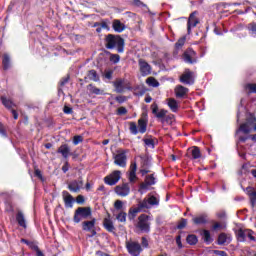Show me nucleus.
Wrapping results in <instances>:
<instances>
[{"label":"nucleus","instance_id":"obj_50","mask_svg":"<svg viewBox=\"0 0 256 256\" xmlns=\"http://www.w3.org/2000/svg\"><path fill=\"white\" fill-rule=\"evenodd\" d=\"M145 165H149V162L148 161H146V162L144 161L143 166H142V168L140 170V173L142 175H147V173H149V169L145 168Z\"/></svg>","mask_w":256,"mask_h":256},{"label":"nucleus","instance_id":"obj_40","mask_svg":"<svg viewBox=\"0 0 256 256\" xmlns=\"http://www.w3.org/2000/svg\"><path fill=\"white\" fill-rule=\"evenodd\" d=\"M88 79L95 82L99 81V75L97 74V71L90 70L88 73Z\"/></svg>","mask_w":256,"mask_h":256},{"label":"nucleus","instance_id":"obj_55","mask_svg":"<svg viewBox=\"0 0 256 256\" xmlns=\"http://www.w3.org/2000/svg\"><path fill=\"white\" fill-rule=\"evenodd\" d=\"M117 113H118V115H126V113H127V108H125V107H120V108H118Z\"/></svg>","mask_w":256,"mask_h":256},{"label":"nucleus","instance_id":"obj_28","mask_svg":"<svg viewBox=\"0 0 256 256\" xmlns=\"http://www.w3.org/2000/svg\"><path fill=\"white\" fill-rule=\"evenodd\" d=\"M16 221L20 227H23V229H27V221L25 220V215L23 212L19 211L16 214Z\"/></svg>","mask_w":256,"mask_h":256},{"label":"nucleus","instance_id":"obj_25","mask_svg":"<svg viewBox=\"0 0 256 256\" xmlns=\"http://www.w3.org/2000/svg\"><path fill=\"white\" fill-rule=\"evenodd\" d=\"M135 179H137V163L132 162L130 165V173H129L130 183H135Z\"/></svg>","mask_w":256,"mask_h":256},{"label":"nucleus","instance_id":"obj_37","mask_svg":"<svg viewBox=\"0 0 256 256\" xmlns=\"http://www.w3.org/2000/svg\"><path fill=\"white\" fill-rule=\"evenodd\" d=\"M193 222L195 225H205V223H207V218H205V216H198L193 218Z\"/></svg>","mask_w":256,"mask_h":256},{"label":"nucleus","instance_id":"obj_6","mask_svg":"<svg viewBox=\"0 0 256 256\" xmlns=\"http://www.w3.org/2000/svg\"><path fill=\"white\" fill-rule=\"evenodd\" d=\"M155 183H157V179L153 174L146 176L145 182L140 185V188L138 190L139 193L143 195V193H146L147 190H149V187H151V185H155Z\"/></svg>","mask_w":256,"mask_h":256},{"label":"nucleus","instance_id":"obj_45","mask_svg":"<svg viewBox=\"0 0 256 256\" xmlns=\"http://www.w3.org/2000/svg\"><path fill=\"white\" fill-rule=\"evenodd\" d=\"M130 132L132 135H137V133H139V129H137V124L135 122L130 123Z\"/></svg>","mask_w":256,"mask_h":256},{"label":"nucleus","instance_id":"obj_4","mask_svg":"<svg viewBox=\"0 0 256 256\" xmlns=\"http://www.w3.org/2000/svg\"><path fill=\"white\" fill-rule=\"evenodd\" d=\"M160 198L157 194L148 195V197L144 198L142 202H140V207L142 209H153V207H159Z\"/></svg>","mask_w":256,"mask_h":256},{"label":"nucleus","instance_id":"obj_61","mask_svg":"<svg viewBox=\"0 0 256 256\" xmlns=\"http://www.w3.org/2000/svg\"><path fill=\"white\" fill-rule=\"evenodd\" d=\"M63 173H67L69 171V162H65V164L62 166Z\"/></svg>","mask_w":256,"mask_h":256},{"label":"nucleus","instance_id":"obj_63","mask_svg":"<svg viewBox=\"0 0 256 256\" xmlns=\"http://www.w3.org/2000/svg\"><path fill=\"white\" fill-rule=\"evenodd\" d=\"M35 176L38 177V179H43V175L41 174V171L39 169L35 170Z\"/></svg>","mask_w":256,"mask_h":256},{"label":"nucleus","instance_id":"obj_48","mask_svg":"<svg viewBox=\"0 0 256 256\" xmlns=\"http://www.w3.org/2000/svg\"><path fill=\"white\" fill-rule=\"evenodd\" d=\"M114 209H116L117 211H121V209H123V201L116 200L114 203Z\"/></svg>","mask_w":256,"mask_h":256},{"label":"nucleus","instance_id":"obj_7","mask_svg":"<svg viewBox=\"0 0 256 256\" xmlns=\"http://www.w3.org/2000/svg\"><path fill=\"white\" fill-rule=\"evenodd\" d=\"M126 248L131 256H139L141 255V251H143L141 244L138 242H126Z\"/></svg>","mask_w":256,"mask_h":256},{"label":"nucleus","instance_id":"obj_54","mask_svg":"<svg viewBox=\"0 0 256 256\" xmlns=\"http://www.w3.org/2000/svg\"><path fill=\"white\" fill-rule=\"evenodd\" d=\"M176 244H177L179 249H183V243H181V235H178L176 237Z\"/></svg>","mask_w":256,"mask_h":256},{"label":"nucleus","instance_id":"obj_43","mask_svg":"<svg viewBox=\"0 0 256 256\" xmlns=\"http://www.w3.org/2000/svg\"><path fill=\"white\" fill-rule=\"evenodd\" d=\"M90 91L94 94V95H105V92L93 85H90Z\"/></svg>","mask_w":256,"mask_h":256},{"label":"nucleus","instance_id":"obj_51","mask_svg":"<svg viewBox=\"0 0 256 256\" xmlns=\"http://www.w3.org/2000/svg\"><path fill=\"white\" fill-rule=\"evenodd\" d=\"M245 192L247 193V195H248L249 197H251V196H253V195L256 194L255 188H253V187H247L246 190H245Z\"/></svg>","mask_w":256,"mask_h":256},{"label":"nucleus","instance_id":"obj_14","mask_svg":"<svg viewBox=\"0 0 256 256\" xmlns=\"http://www.w3.org/2000/svg\"><path fill=\"white\" fill-rule=\"evenodd\" d=\"M115 193L119 195V197H127L131 193V187L128 183L119 185L115 188Z\"/></svg>","mask_w":256,"mask_h":256},{"label":"nucleus","instance_id":"obj_10","mask_svg":"<svg viewBox=\"0 0 256 256\" xmlns=\"http://www.w3.org/2000/svg\"><path fill=\"white\" fill-rule=\"evenodd\" d=\"M184 63H189L190 65H193L194 63H197V52L193 49H187L183 54Z\"/></svg>","mask_w":256,"mask_h":256},{"label":"nucleus","instance_id":"obj_24","mask_svg":"<svg viewBox=\"0 0 256 256\" xmlns=\"http://www.w3.org/2000/svg\"><path fill=\"white\" fill-rule=\"evenodd\" d=\"M167 105L172 113H177L179 111V102H177L175 98H168Z\"/></svg>","mask_w":256,"mask_h":256},{"label":"nucleus","instance_id":"obj_18","mask_svg":"<svg viewBox=\"0 0 256 256\" xmlns=\"http://www.w3.org/2000/svg\"><path fill=\"white\" fill-rule=\"evenodd\" d=\"M187 93H189V88H186L185 86H182V85L176 86L175 95L178 99H183V97H185Z\"/></svg>","mask_w":256,"mask_h":256},{"label":"nucleus","instance_id":"obj_16","mask_svg":"<svg viewBox=\"0 0 256 256\" xmlns=\"http://www.w3.org/2000/svg\"><path fill=\"white\" fill-rule=\"evenodd\" d=\"M62 197L64 201V205L67 209H73V203H75V198L68 191L64 190L62 192Z\"/></svg>","mask_w":256,"mask_h":256},{"label":"nucleus","instance_id":"obj_29","mask_svg":"<svg viewBox=\"0 0 256 256\" xmlns=\"http://www.w3.org/2000/svg\"><path fill=\"white\" fill-rule=\"evenodd\" d=\"M112 28L116 33H123L125 29V24L121 22V20H114L112 23Z\"/></svg>","mask_w":256,"mask_h":256},{"label":"nucleus","instance_id":"obj_17","mask_svg":"<svg viewBox=\"0 0 256 256\" xmlns=\"http://www.w3.org/2000/svg\"><path fill=\"white\" fill-rule=\"evenodd\" d=\"M81 187H83V180H74L68 185V189L72 193H79V191H81Z\"/></svg>","mask_w":256,"mask_h":256},{"label":"nucleus","instance_id":"obj_64","mask_svg":"<svg viewBox=\"0 0 256 256\" xmlns=\"http://www.w3.org/2000/svg\"><path fill=\"white\" fill-rule=\"evenodd\" d=\"M216 255L227 256V252H225V251H216Z\"/></svg>","mask_w":256,"mask_h":256},{"label":"nucleus","instance_id":"obj_47","mask_svg":"<svg viewBox=\"0 0 256 256\" xmlns=\"http://www.w3.org/2000/svg\"><path fill=\"white\" fill-rule=\"evenodd\" d=\"M185 40H186L185 37L180 38V39L176 42V44H175L176 49H181V47H183V45H185Z\"/></svg>","mask_w":256,"mask_h":256},{"label":"nucleus","instance_id":"obj_44","mask_svg":"<svg viewBox=\"0 0 256 256\" xmlns=\"http://www.w3.org/2000/svg\"><path fill=\"white\" fill-rule=\"evenodd\" d=\"M110 61L111 63L117 64L119 61H121V56H119V54H111Z\"/></svg>","mask_w":256,"mask_h":256},{"label":"nucleus","instance_id":"obj_42","mask_svg":"<svg viewBox=\"0 0 256 256\" xmlns=\"http://www.w3.org/2000/svg\"><path fill=\"white\" fill-rule=\"evenodd\" d=\"M143 142H144L146 147H149L150 149H154L155 148V142L153 141V139H151V138H144Z\"/></svg>","mask_w":256,"mask_h":256},{"label":"nucleus","instance_id":"obj_36","mask_svg":"<svg viewBox=\"0 0 256 256\" xmlns=\"http://www.w3.org/2000/svg\"><path fill=\"white\" fill-rule=\"evenodd\" d=\"M1 101H2V104L4 105V107H6L7 109H12L15 106L13 101H11L10 99H7L5 97H2Z\"/></svg>","mask_w":256,"mask_h":256},{"label":"nucleus","instance_id":"obj_12","mask_svg":"<svg viewBox=\"0 0 256 256\" xmlns=\"http://www.w3.org/2000/svg\"><path fill=\"white\" fill-rule=\"evenodd\" d=\"M114 164L118 167H127V154L125 151H122L114 156Z\"/></svg>","mask_w":256,"mask_h":256},{"label":"nucleus","instance_id":"obj_35","mask_svg":"<svg viewBox=\"0 0 256 256\" xmlns=\"http://www.w3.org/2000/svg\"><path fill=\"white\" fill-rule=\"evenodd\" d=\"M186 241L188 245H197V242L199 241V239L195 234H190L187 236Z\"/></svg>","mask_w":256,"mask_h":256},{"label":"nucleus","instance_id":"obj_60","mask_svg":"<svg viewBox=\"0 0 256 256\" xmlns=\"http://www.w3.org/2000/svg\"><path fill=\"white\" fill-rule=\"evenodd\" d=\"M104 77L108 80L113 79V71H107L104 75Z\"/></svg>","mask_w":256,"mask_h":256},{"label":"nucleus","instance_id":"obj_62","mask_svg":"<svg viewBox=\"0 0 256 256\" xmlns=\"http://www.w3.org/2000/svg\"><path fill=\"white\" fill-rule=\"evenodd\" d=\"M247 239H250V241H255V237H254V235H253V231L248 230Z\"/></svg>","mask_w":256,"mask_h":256},{"label":"nucleus","instance_id":"obj_11","mask_svg":"<svg viewBox=\"0 0 256 256\" xmlns=\"http://www.w3.org/2000/svg\"><path fill=\"white\" fill-rule=\"evenodd\" d=\"M197 11H194L190 14L188 18V23H187V33L188 35H191V29L197 27L199 24V19L197 18Z\"/></svg>","mask_w":256,"mask_h":256},{"label":"nucleus","instance_id":"obj_22","mask_svg":"<svg viewBox=\"0 0 256 256\" xmlns=\"http://www.w3.org/2000/svg\"><path fill=\"white\" fill-rule=\"evenodd\" d=\"M138 131L142 134L147 132V114L138 120Z\"/></svg>","mask_w":256,"mask_h":256},{"label":"nucleus","instance_id":"obj_52","mask_svg":"<svg viewBox=\"0 0 256 256\" xmlns=\"http://www.w3.org/2000/svg\"><path fill=\"white\" fill-rule=\"evenodd\" d=\"M76 203H78V205H83V203H85V197L83 195H78L76 198Z\"/></svg>","mask_w":256,"mask_h":256},{"label":"nucleus","instance_id":"obj_2","mask_svg":"<svg viewBox=\"0 0 256 256\" xmlns=\"http://www.w3.org/2000/svg\"><path fill=\"white\" fill-rule=\"evenodd\" d=\"M106 49H117L119 53L125 51V40L119 35L108 34L105 38Z\"/></svg>","mask_w":256,"mask_h":256},{"label":"nucleus","instance_id":"obj_58","mask_svg":"<svg viewBox=\"0 0 256 256\" xmlns=\"http://www.w3.org/2000/svg\"><path fill=\"white\" fill-rule=\"evenodd\" d=\"M133 3L136 7H145V4L141 0H133Z\"/></svg>","mask_w":256,"mask_h":256},{"label":"nucleus","instance_id":"obj_32","mask_svg":"<svg viewBox=\"0 0 256 256\" xmlns=\"http://www.w3.org/2000/svg\"><path fill=\"white\" fill-rule=\"evenodd\" d=\"M202 237L206 245H211L213 238L211 237V232H209V230H203Z\"/></svg>","mask_w":256,"mask_h":256},{"label":"nucleus","instance_id":"obj_9","mask_svg":"<svg viewBox=\"0 0 256 256\" xmlns=\"http://www.w3.org/2000/svg\"><path fill=\"white\" fill-rule=\"evenodd\" d=\"M180 83H183L184 85H193L195 83L193 71L186 69L184 73L180 76Z\"/></svg>","mask_w":256,"mask_h":256},{"label":"nucleus","instance_id":"obj_38","mask_svg":"<svg viewBox=\"0 0 256 256\" xmlns=\"http://www.w3.org/2000/svg\"><path fill=\"white\" fill-rule=\"evenodd\" d=\"M247 29H248L251 37H256V23L255 22L248 24Z\"/></svg>","mask_w":256,"mask_h":256},{"label":"nucleus","instance_id":"obj_8","mask_svg":"<svg viewBox=\"0 0 256 256\" xmlns=\"http://www.w3.org/2000/svg\"><path fill=\"white\" fill-rule=\"evenodd\" d=\"M120 179H121V171L116 170L104 178V183H106V185L113 186V185H117Z\"/></svg>","mask_w":256,"mask_h":256},{"label":"nucleus","instance_id":"obj_46","mask_svg":"<svg viewBox=\"0 0 256 256\" xmlns=\"http://www.w3.org/2000/svg\"><path fill=\"white\" fill-rule=\"evenodd\" d=\"M79 143H83V136L76 135L73 137V145H79Z\"/></svg>","mask_w":256,"mask_h":256},{"label":"nucleus","instance_id":"obj_49","mask_svg":"<svg viewBox=\"0 0 256 256\" xmlns=\"http://www.w3.org/2000/svg\"><path fill=\"white\" fill-rule=\"evenodd\" d=\"M185 227H187V219L182 218L177 225V229H185Z\"/></svg>","mask_w":256,"mask_h":256},{"label":"nucleus","instance_id":"obj_53","mask_svg":"<svg viewBox=\"0 0 256 256\" xmlns=\"http://www.w3.org/2000/svg\"><path fill=\"white\" fill-rule=\"evenodd\" d=\"M0 135L2 137H7V132H5V126H3V123L0 122Z\"/></svg>","mask_w":256,"mask_h":256},{"label":"nucleus","instance_id":"obj_3","mask_svg":"<svg viewBox=\"0 0 256 256\" xmlns=\"http://www.w3.org/2000/svg\"><path fill=\"white\" fill-rule=\"evenodd\" d=\"M136 229H139L141 233H150L151 232V216L147 214H141L138 217Z\"/></svg>","mask_w":256,"mask_h":256},{"label":"nucleus","instance_id":"obj_57","mask_svg":"<svg viewBox=\"0 0 256 256\" xmlns=\"http://www.w3.org/2000/svg\"><path fill=\"white\" fill-rule=\"evenodd\" d=\"M64 113L66 115H71V113H73V108L69 107V106H65L64 107Z\"/></svg>","mask_w":256,"mask_h":256},{"label":"nucleus","instance_id":"obj_20","mask_svg":"<svg viewBox=\"0 0 256 256\" xmlns=\"http://www.w3.org/2000/svg\"><path fill=\"white\" fill-rule=\"evenodd\" d=\"M103 227L108 233H113L115 231V225H113V220H111L109 216L104 218Z\"/></svg>","mask_w":256,"mask_h":256},{"label":"nucleus","instance_id":"obj_56","mask_svg":"<svg viewBox=\"0 0 256 256\" xmlns=\"http://www.w3.org/2000/svg\"><path fill=\"white\" fill-rule=\"evenodd\" d=\"M141 245H142V247H144L145 249H147V247H149V241L147 240V238L142 237Z\"/></svg>","mask_w":256,"mask_h":256},{"label":"nucleus","instance_id":"obj_21","mask_svg":"<svg viewBox=\"0 0 256 256\" xmlns=\"http://www.w3.org/2000/svg\"><path fill=\"white\" fill-rule=\"evenodd\" d=\"M141 211H144L143 207H141V204L139 203L136 208H130L128 212V219L130 221H133L137 217V213H141Z\"/></svg>","mask_w":256,"mask_h":256},{"label":"nucleus","instance_id":"obj_19","mask_svg":"<svg viewBox=\"0 0 256 256\" xmlns=\"http://www.w3.org/2000/svg\"><path fill=\"white\" fill-rule=\"evenodd\" d=\"M58 153H61V155H62V157H64V159H67L70 155H73V153H71V148L67 144H62L58 148Z\"/></svg>","mask_w":256,"mask_h":256},{"label":"nucleus","instance_id":"obj_13","mask_svg":"<svg viewBox=\"0 0 256 256\" xmlns=\"http://www.w3.org/2000/svg\"><path fill=\"white\" fill-rule=\"evenodd\" d=\"M138 65L142 77H147V75H151V65H149L147 61H145L144 59H139Z\"/></svg>","mask_w":256,"mask_h":256},{"label":"nucleus","instance_id":"obj_31","mask_svg":"<svg viewBox=\"0 0 256 256\" xmlns=\"http://www.w3.org/2000/svg\"><path fill=\"white\" fill-rule=\"evenodd\" d=\"M244 91L251 95L252 93H256V83H246L243 86Z\"/></svg>","mask_w":256,"mask_h":256},{"label":"nucleus","instance_id":"obj_26","mask_svg":"<svg viewBox=\"0 0 256 256\" xmlns=\"http://www.w3.org/2000/svg\"><path fill=\"white\" fill-rule=\"evenodd\" d=\"M95 223H97V219L95 218L90 221H84L82 223L83 231H93V229H95Z\"/></svg>","mask_w":256,"mask_h":256},{"label":"nucleus","instance_id":"obj_27","mask_svg":"<svg viewBox=\"0 0 256 256\" xmlns=\"http://www.w3.org/2000/svg\"><path fill=\"white\" fill-rule=\"evenodd\" d=\"M114 87L116 93H123L125 91V80L117 79L116 81H114Z\"/></svg>","mask_w":256,"mask_h":256},{"label":"nucleus","instance_id":"obj_15","mask_svg":"<svg viewBox=\"0 0 256 256\" xmlns=\"http://www.w3.org/2000/svg\"><path fill=\"white\" fill-rule=\"evenodd\" d=\"M152 109V113L155 116L156 119H165L167 113H169L167 110L165 109H160L159 110V106L157 105V103H153L151 106Z\"/></svg>","mask_w":256,"mask_h":256},{"label":"nucleus","instance_id":"obj_34","mask_svg":"<svg viewBox=\"0 0 256 256\" xmlns=\"http://www.w3.org/2000/svg\"><path fill=\"white\" fill-rule=\"evenodd\" d=\"M190 153H191L190 159H201V150L199 149V147L197 146L192 147V149L190 150Z\"/></svg>","mask_w":256,"mask_h":256},{"label":"nucleus","instance_id":"obj_59","mask_svg":"<svg viewBox=\"0 0 256 256\" xmlns=\"http://www.w3.org/2000/svg\"><path fill=\"white\" fill-rule=\"evenodd\" d=\"M250 197V203L252 205V207H255L256 205V194L249 196Z\"/></svg>","mask_w":256,"mask_h":256},{"label":"nucleus","instance_id":"obj_1","mask_svg":"<svg viewBox=\"0 0 256 256\" xmlns=\"http://www.w3.org/2000/svg\"><path fill=\"white\" fill-rule=\"evenodd\" d=\"M252 131H256V118L253 116H250L247 118L246 123L240 125L238 130L236 131V137L238 139L237 142V149L239 156L242 157V159H245V152L241 153V149H243V143L249 139V137L252 139V141H256V134L252 136H243V135H249Z\"/></svg>","mask_w":256,"mask_h":256},{"label":"nucleus","instance_id":"obj_5","mask_svg":"<svg viewBox=\"0 0 256 256\" xmlns=\"http://www.w3.org/2000/svg\"><path fill=\"white\" fill-rule=\"evenodd\" d=\"M88 217H91V208L79 207L74 213L73 221L74 223H81V219H88Z\"/></svg>","mask_w":256,"mask_h":256},{"label":"nucleus","instance_id":"obj_33","mask_svg":"<svg viewBox=\"0 0 256 256\" xmlns=\"http://www.w3.org/2000/svg\"><path fill=\"white\" fill-rule=\"evenodd\" d=\"M2 65H3V69L5 71H7V69H9V67H11V57L9 56V54L3 55Z\"/></svg>","mask_w":256,"mask_h":256},{"label":"nucleus","instance_id":"obj_41","mask_svg":"<svg viewBox=\"0 0 256 256\" xmlns=\"http://www.w3.org/2000/svg\"><path fill=\"white\" fill-rule=\"evenodd\" d=\"M117 221L119 223H125L127 221V213L126 212H120L116 216Z\"/></svg>","mask_w":256,"mask_h":256},{"label":"nucleus","instance_id":"obj_30","mask_svg":"<svg viewBox=\"0 0 256 256\" xmlns=\"http://www.w3.org/2000/svg\"><path fill=\"white\" fill-rule=\"evenodd\" d=\"M249 235V230H243L240 229L237 232V239L238 241H240L241 243H245V241H247V236Z\"/></svg>","mask_w":256,"mask_h":256},{"label":"nucleus","instance_id":"obj_39","mask_svg":"<svg viewBox=\"0 0 256 256\" xmlns=\"http://www.w3.org/2000/svg\"><path fill=\"white\" fill-rule=\"evenodd\" d=\"M146 83L149 87H159V81L153 77L147 78Z\"/></svg>","mask_w":256,"mask_h":256},{"label":"nucleus","instance_id":"obj_23","mask_svg":"<svg viewBox=\"0 0 256 256\" xmlns=\"http://www.w3.org/2000/svg\"><path fill=\"white\" fill-rule=\"evenodd\" d=\"M233 239L231 238V235L221 233L218 236V245H229Z\"/></svg>","mask_w":256,"mask_h":256}]
</instances>
